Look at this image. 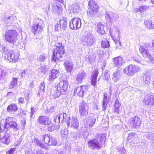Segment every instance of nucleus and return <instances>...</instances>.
<instances>
[{
  "instance_id": "1",
  "label": "nucleus",
  "mask_w": 154,
  "mask_h": 154,
  "mask_svg": "<svg viewBox=\"0 0 154 154\" xmlns=\"http://www.w3.org/2000/svg\"><path fill=\"white\" fill-rule=\"evenodd\" d=\"M53 121L57 123H62L64 121L67 124L68 127H70L74 130H77L79 127V121L76 117L71 118L64 112L59 113L53 117Z\"/></svg>"
},
{
  "instance_id": "2",
  "label": "nucleus",
  "mask_w": 154,
  "mask_h": 154,
  "mask_svg": "<svg viewBox=\"0 0 154 154\" xmlns=\"http://www.w3.org/2000/svg\"><path fill=\"white\" fill-rule=\"evenodd\" d=\"M64 46L62 43H57L53 50L52 60L56 61L61 58L65 54Z\"/></svg>"
},
{
  "instance_id": "3",
  "label": "nucleus",
  "mask_w": 154,
  "mask_h": 154,
  "mask_svg": "<svg viewBox=\"0 0 154 154\" xmlns=\"http://www.w3.org/2000/svg\"><path fill=\"white\" fill-rule=\"evenodd\" d=\"M44 27V21L38 18H35L31 30L34 35H39L42 33Z\"/></svg>"
},
{
  "instance_id": "4",
  "label": "nucleus",
  "mask_w": 154,
  "mask_h": 154,
  "mask_svg": "<svg viewBox=\"0 0 154 154\" xmlns=\"http://www.w3.org/2000/svg\"><path fill=\"white\" fill-rule=\"evenodd\" d=\"M2 50L5 53V58L6 59L13 62H15L18 60L19 56L17 52L10 50L5 47H3Z\"/></svg>"
},
{
  "instance_id": "5",
  "label": "nucleus",
  "mask_w": 154,
  "mask_h": 154,
  "mask_svg": "<svg viewBox=\"0 0 154 154\" xmlns=\"http://www.w3.org/2000/svg\"><path fill=\"white\" fill-rule=\"evenodd\" d=\"M7 125L6 123L4 125H2L0 124V141L6 144H8L10 143V135L3 132V131H5L6 132L7 131Z\"/></svg>"
},
{
  "instance_id": "6",
  "label": "nucleus",
  "mask_w": 154,
  "mask_h": 154,
  "mask_svg": "<svg viewBox=\"0 0 154 154\" xmlns=\"http://www.w3.org/2000/svg\"><path fill=\"white\" fill-rule=\"evenodd\" d=\"M17 33L15 30H8L5 35V40L10 43L14 44L17 41Z\"/></svg>"
},
{
  "instance_id": "7",
  "label": "nucleus",
  "mask_w": 154,
  "mask_h": 154,
  "mask_svg": "<svg viewBox=\"0 0 154 154\" xmlns=\"http://www.w3.org/2000/svg\"><path fill=\"white\" fill-rule=\"evenodd\" d=\"M89 11L88 14L92 16L96 14L98 11L99 7L97 3L93 0H90L88 3Z\"/></svg>"
},
{
  "instance_id": "8",
  "label": "nucleus",
  "mask_w": 154,
  "mask_h": 154,
  "mask_svg": "<svg viewBox=\"0 0 154 154\" xmlns=\"http://www.w3.org/2000/svg\"><path fill=\"white\" fill-rule=\"evenodd\" d=\"M82 41L86 43L88 46H91L94 45L96 41L94 35L91 32H88L87 34L84 36L82 38Z\"/></svg>"
},
{
  "instance_id": "9",
  "label": "nucleus",
  "mask_w": 154,
  "mask_h": 154,
  "mask_svg": "<svg viewBox=\"0 0 154 154\" xmlns=\"http://www.w3.org/2000/svg\"><path fill=\"white\" fill-rule=\"evenodd\" d=\"M69 25L71 29L77 30L80 29L81 26V20L78 17L73 18L69 21Z\"/></svg>"
},
{
  "instance_id": "10",
  "label": "nucleus",
  "mask_w": 154,
  "mask_h": 154,
  "mask_svg": "<svg viewBox=\"0 0 154 154\" xmlns=\"http://www.w3.org/2000/svg\"><path fill=\"white\" fill-rule=\"evenodd\" d=\"M140 70L139 67L134 65H130L126 67L124 70V72L129 75H132L136 72H138Z\"/></svg>"
},
{
  "instance_id": "11",
  "label": "nucleus",
  "mask_w": 154,
  "mask_h": 154,
  "mask_svg": "<svg viewBox=\"0 0 154 154\" xmlns=\"http://www.w3.org/2000/svg\"><path fill=\"white\" fill-rule=\"evenodd\" d=\"M141 120L138 116L130 117L128 121L129 125L134 128H137L141 124Z\"/></svg>"
},
{
  "instance_id": "12",
  "label": "nucleus",
  "mask_w": 154,
  "mask_h": 154,
  "mask_svg": "<svg viewBox=\"0 0 154 154\" xmlns=\"http://www.w3.org/2000/svg\"><path fill=\"white\" fill-rule=\"evenodd\" d=\"M88 104L85 101H82L79 106V111L80 114L82 116L87 115L88 110Z\"/></svg>"
},
{
  "instance_id": "13",
  "label": "nucleus",
  "mask_w": 154,
  "mask_h": 154,
  "mask_svg": "<svg viewBox=\"0 0 154 154\" xmlns=\"http://www.w3.org/2000/svg\"><path fill=\"white\" fill-rule=\"evenodd\" d=\"M88 86L81 85L75 88L74 91V94H77V95L80 97H82L86 93L88 90Z\"/></svg>"
},
{
  "instance_id": "14",
  "label": "nucleus",
  "mask_w": 154,
  "mask_h": 154,
  "mask_svg": "<svg viewBox=\"0 0 154 154\" xmlns=\"http://www.w3.org/2000/svg\"><path fill=\"white\" fill-rule=\"evenodd\" d=\"M88 144L89 147L93 149H99L102 146L98 142V140L95 138L88 141Z\"/></svg>"
},
{
  "instance_id": "15",
  "label": "nucleus",
  "mask_w": 154,
  "mask_h": 154,
  "mask_svg": "<svg viewBox=\"0 0 154 154\" xmlns=\"http://www.w3.org/2000/svg\"><path fill=\"white\" fill-rule=\"evenodd\" d=\"M68 86V82L66 80L62 81L59 84L57 87L58 90L60 91L62 94H64L67 90Z\"/></svg>"
},
{
  "instance_id": "16",
  "label": "nucleus",
  "mask_w": 154,
  "mask_h": 154,
  "mask_svg": "<svg viewBox=\"0 0 154 154\" xmlns=\"http://www.w3.org/2000/svg\"><path fill=\"white\" fill-rule=\"evenodd\" d=\"M96 117L94 116H89L86 119L85 126L86 128H91L95 124Z\"/></svg>"
},
{
  "instance_id": "17",
  "label": "nucleus",
  "mask_w": 154,
  "mask_h": 154,
  "mask_svg": "<svg viewBox=\"0 0 154 154\" xmlns=\"http://www.w3.org/2000/svg\"><path fill=\"white\" fill-rule=\"evenodd\" d=\"M143 102L146 105L152 106L154 104V98L150 94H148L145 96Z\"/></svg>"
},
{
  "instance_id": "18",
  "label": "nucleus",
  "mask_w": 154,
  "mask_h": 154,
  "mask_svg": "<svg viewBox=\"0 0 154 154\" xmlns=\"http://www.w3.org/2000/svg\"><path fill=\"white\" fill-rule=\"evenodd\" d=\"M52 6V12L55 14H60L62 11L61 6L59 3H54L51 4Z\"/></svg>"
},
{
  "instance_id": "19",
  "label": "nucleus",
  "mask_w": 154,
  "mask_h": 154,
  "mask_svg": "<svg viewBox=\"0 0 154 154\" xmlns=\"http://www.w3.org/2000/svg\"><path fill=\"white\" fill-rule=\"evenodd\" d=\"M105 18L108 21L112 22L116 21L118 17L116 15L112 12H107L105 14Z\"/></svg>"
},
{
  "instance_id": "20",
  "label": "nucleus",
  "mask_w": 154,
  "mask_h": 154,
  "mask_svg": "<svg viewBox=\"0 0 154 154\" xmlns=\"http://www.w3.org/2000/svg\"><path fill=\"white\" fill-rule=\"evenodd\" d=\"M59 70L56 69H53L49 73V78L48 80L50 82H53L54 79L59 76Z\"/></svg>"
},
{
  "instance_id": "21",
  "label": "nucleus",
  "mask_w": 154,
  "mask_h": 154,
  "mask_svg": "<svg viewBox=\"0 0 154 154\" xmlns=\"http://www.w3.org/2000/svg\"><path fill=\"white\" fill-rule=\"evenodd\" d=\"M114 66L118 67H120L123 65L125 62L123 58L121 56H119L114 58L113 59Z\"/></svg>"
},
{
  "instance_id": "22",
  "label": "nucleus",
  "mask_w": 154,
  "mask_h": 154,
  "mask_svg": "<svg viewBox=\"0 0 154 154\" xmlns=\"http://www.w3.org/2000/svg\"><path fill=\"white\" fill-rule=\"evenodd\" d=\"M114 112L118 114H121L124 110L123 108L121 106L119 101L118 99H116L115 101Z\"/></svg>"
},
{
  "instance_id": "23",
  "label": "nucleus",
  "mask_w": 154,
  "mask_h": 154,
  "mask_svg": "<svg viewBox=\"0 0 154 154\" xmlns=\"http://www.w3.org/2000/svg\"><path fill=\"white\" fill-rule=\"evenodd\" d=\"M63 65L68 72H71L73 70L74 64L70 60H67L64 61Z\"/></svg>"
},
{
  "instance_id": "24",
  "label": "nucleus",
  "mask_w": 154,
  "mask_h": 154,
  "mask_svg": "<svg viewBox=\"0 0 154 154\" xmlns=\"http://www.w3.org/2000/svg\"><path fill=\"white\" fill-rule=\"evenodd\" d=\"M14 19L11 14H6L4 15L3 19L4 22L8 25L11 24V23L14 21Z\"/></svg>"
},
{
  "instance_id": "25",
  "label": "nucleus",
  "mask_w": 154,
  "mask_h": 154,
  "mask_svg": "<svg viewBox=\"0 0 154 154\" xmlns=\"http://www.w3.org/2000/svg\"><path fill=\"white\" fill-rule=\"evenodd\" d=\"M99 72L98 71L95 70L94 71L91 75V85L94 87H96L97 83V78Z\"/></svg>"
},
{
  "instance_id": "26",
  "label": "nucleus",
  "mask_w": 154,
  "mask_h": 154,
  "mask_svg": "<svg viewBox=\"0 0 154 154\" xmlns=\"http://www.w3.org/2000/svg\"><path fill=\"white\" fill-rule=\"evenodd\" d=\"M140 53L144 57L148 58L150 61L152 57L149 52V51L146 49L142 46H140L139 49Z\"/></svg>"
},
{
  "instance_id": "27",
  "label": "nucleus",
  "mask_w": 154,
  "mask_h": 154,
  "mask_svg": "<svg viewBox=\"0 0 154 154\" xmlns=\"http://www.w3.org/2000/svg\"><path fill=\"white\" fill-rule=\"evenodd\" d=\"M51 97L53 99H55L58 97L60 95L62 94V92H60V91L58 90V88H55L52 89L51 91Z\"/></svg>"
},
{
  "instance_id": "28",
  "label": "nucleus",
  "mask_w": 154,
  "mask_h": 154,
  "mask_svg": "<svg viewBox=\"0 0 154 154\" xmlns=\"http://www.w3.org/2000/svg\"><path fill=\"white\" fill-rule=\"evenodd\" d=\"M38 121L40 124L44 125L48 124L51 123V121L46 116H41L38 117Z\"/></svg>"
},
{
  "instance_id": "29",
  "label": "nucleus",
  "mask_w": 154,
  "mask_h": 154,
  "mask_svg": "<svg viewBox=\"0 0 154 154\" xmlns=\"http://www.w3.org/2000/svg\"><path fill=\"white\" fill-rule=\"evenodd\" d=\"M121 76V72L118 70H116L113 72L112 76V78L114 82H116L120 80Z\"/></svg>"
},
{
  "instance_id": "30",
  "label": "nucleus",
  "mask_w": 154,
  "mask_h": 154,
  "mask_svg": "<svg viewBox=\"0 0 154 154\" xmlns=\"http://www.w3.org/2000/svg\"><path fill=\"white\" fill-rule=\"evenodd\" d=\"M98 142L101 145L105 143L106 140V134H98L96 135V138Z\"/></svg>"
},
{
  "instance_id": "31",
  "label": "nucleus",
  "mask_w": 154,
  "mask_h": 154,
  "mask_svg": "<svg viewBox=\"0 0 154 154\" xmlns=\"http://www.w3.org/2000/svg\"><path fill=\"white\" fill-rule=\"evenodd\" d=\"M59 23L62 27V30H64L67 27V18L64 17L60 18Z\"/></svg>"
},
{
  "instance_id": "32",
  "label": "nucleus",
  "mask_w": 154,
  "mask_h": 154,
  "mask_svg": "<svg viewBox=\"0 0 154 154\" xmlns=\"http://www.w3.org/2000/svg\"><path fill=\"white\" fill-rule=\"evenodd\" d=\"M87 77V75L85 72L82 71L80 72L77 76L76 79L79 83H81L82 82V80L85 79Z\"/></svg>"
},
{
  "instance_id": "33",
  "label": "nucleus",
  "mask_w": 154,
  "mask_h": 154,
  "mask_svg": "<svg viewBox=\"0 0 154 154\" xmlns=\"http://www.w3.org/2000/svg\"><path fill=\"white\" fill-rule=\"evenodd\" d=\"M146 27L148 29H153L154 28V19L153 18L150 19L148 21H145Z\"/></svg>"
},
{
  "instance_id": "34",
  "label": "nucleus",
  "mask_w": 154,
  "mask_h": 154,
  "mask_svg": "<svg viewBox=\"0 0 154 154\" xmlns=\"http://www.w3.org/2000/svg\"><path fill=\"white\" fill-rule=\"evenodd\" d=\"M109 100V98L108 97L107 94L106 93L104 94L102 104V110L103 111H104L106 109Z\"/></svg>"
},
{
  "instance_id": "35",
  "label": "nucleus",
  "mask_w": 154,
  "mask_h": 154,
  "mask_svg": "<svg viewBox=\"0 0 154 154\" xmlns=\"http://www.w3.org/2000/svg\"><path fill=\"white\" fill-rule=\"evenodd\" d=\"M144 136L148 139L151 143H154V133L148 132L146 133Z\"/></svg>"
},
{
  "instance_id": "36",
  "label": "nucleus",
  "mask_w": 154,
  "mask_h": 154,
  "mask_svg": "<svg viewBox=\"0 0 154 154\" xmlns=\"http://www.w3.org/2000/svg\"><path fill=\"white\" fill-rule=\"evenodd\" d=\"M7 124L8 125L7 127H10L14 129H16L15 131L20 129V127H19L17 125V123L16 122L14 121H11L8 122V123L7 122L5 124Z\"/></svg>"
},
{
  "instance_id": "37",
  "label": "nucleus",
  "mask_w": 154,
  "mask_h": 154,
  "mask_svg": "<svg viewBox=\"0 0 154 154\" xmlns=\"http://www.w3.org/2000/svg\"><path fill=\"white\" fill-rule=\"evenodd\" d=\"M104 25L101 23H99L97 26L96 30L100 34L103 35L105 33L104 30Z\"/></svg>"
},
{
  "instance_id": "38",
  "label": "nucleus",
  "mask_w": 154,
  "mask_h": 154,
  "mask_svg": "<svg viewBox=\"0 0 154 154\" xmlns=\"http://www.w3.org/2000/svg\"><path fill=\"white\" fill-rule=\"evenodd\" d=\"M18 109V107L17 105L13 103L9 105L7 108V110L9 112H15Z\"/></svg>"
},
{
  "instance_id": "39",
  "label": "nucleus",
  "mask_w": 154,
  "mask_h": 154,
  "mask_svg": "<svg viewBox=\"0 0 154 154\" xmlns=\"http://www.w3.org/2000/svg\"><path fill=\"white\" fill-rule=\"evenodd\" d=\"M101 47L102 48H108L110 46L109 42L107 39L104 38L102 39L101 40Z\"/></svg>"
},
{
  "instance_id": "40",
  "label": "nucleus",
  "mask_w": 154,
  "mask_h": 154,
  "mask_svg": "<svg viewBox=\"0 0 154 154\" xmlns=\"http://www.w3.org/2000/svg\"><path fill=\"white\" fill-rule=\"evenodd\" d=\"M38 94L39 95H42L45 92V85L44 82H42L40 84L39 87Z\"/></svg>"
},
{
  "instance_id": "41",
  "label": "nucleus",
  "mask_w": 154,
  "mask_h": 154,
  "mask_svg": "<svg viewBox=\"0 0 154 154\" xmlns=\"http://www.w3.org/2000/svg\"><path fill=\"white\" fill-rule=\"evenodd\" d=\"M42 139L43 140L45 144L48 146L49 145L51 140V137L48 134H46L43 135L42 138Z\"/></svg>"
},
{
  "instance_id": "42",
  "label": "nucleus",
  "mask_w": 154,
  "mask_h": 154,
  "mask_svg": "<svg viewBox=\"0 0 154 154\" xmlns=\"http://www.w3.org/2000/svg\"><path fill=\"white\" fill-rule=\"evenodd\" d=\"M151 77L148 74L146 75H144L143 77V81L146 84H148L150 82Z\"/></svg>"
},
{
  "instance_id": "43",
  "label": "nucleus",
  "mask_w": 154,
  "mask_h": 154,
  "mask_svg": "<svg viewBox=\"0 0 154 154\" xmlns=\"http://www.w3.org/2000/svg\"><path fill=\"white\" fill-rule=\"evenodd\" d=\"M120 36L118 35L117 38V39L114 41V42L117 45L116 46V48L121 49L122 48V44L121 42L120 41Z\"/></svg>"
},
{
  "instance_id": "44",
  "label": "nucleus",
  "mask_w": 154,
  "mask_h": 154,
  "mask_svg": "<svg viewBox=\"0 0 154 154\" xmlns=\"http://www.w3.org/2000/svg\"><path fill=\"white\" fill-rule=\"evenodd\" d=\"M57 143V141L56 139L54 137H51V140L49 146H56Z\"/></svg>"
},
{
  "instance_id": "45",
  "label": "nucleus",
  "mask_w": 154,
  "mask_h": 154,
  "mask_svg": "<svg viewBox=\"0 0 154 154\" xmlns=\"http://www.w3.org/2000/svg\"><path fill=\"white\" fill-rule=\"evenodd\" d=\"M17 84V78H13L12 82L11 83L9 87L13 88L16 87Z\"/></svg>"
},
{
  "instance_id": "46",
  "label": "nucleus",
  "mask_w": 154,
  "mask_h": 154,
  "mask_svg": "<svg viewBox=\"0 0 154 154\" xmlns=\"http://www.w3.org/2000/svg\"><path fill=\"white\" fill-rule=\"evenodd\" d=\"M149 8V6L146 5L140 6V13H144Z\"/></svg>"
},
{
  "instance_id": "47",
  "label": "nucleus",
  "mask_w": 154,
  "mask_h": 154,
  "mask_svg": "<svg viewBox=\"0 0 154 154\" xmlns=\"http://www.w3.org/2000/svg\"><path fill=\"white\" fill-rule=\"evenodd\" d=\"M137 134L134 133H131L128 134L127 139L128 140L134 138L137 136Z\"/></svg>"
},
{
  "instance_id": "48",
  "label": "nucleus",
  "mask_w": 154,
  "mask_h": 154,
  "mask_svg": "<svg viewBox=\"0 0 154 154\" xmlns=\"http://www.w3.org/2000/svg\"><path fill=\"white\" fill-rule=\"evenodd\" d=\"M46 125H48L47 129L49 131H52L54 130L53 125L51 123V122L50 124H46Z\"/></svg>"
},
{
  "instance_id": "49",
  "label": "nucleus",
  "mask_w": 154,
  "mask_h": 154,
  "mask_svg": "<svg viewBox=\"0 0 154 154\" xmlns=\"http://www.w3.org/2000/svg\"><path fill=\"white\" fill-rule=\"evenodd\" d=\"M54 27L55 30L57 31H58L61 30H62V28L60 26L59 22L55 25Z\"/></svg>"
},
{
  "instance_id": "50",
  "label": "nucleus",
  "mask_w": 154,
  "mask_h": 154,
  "mask_svg": "<svg viewBox=\"0 0 154 154\" xmlns=\"http://www.w3.org/2000/svg\"><path fill=\"white\" fill-rule=\"evenodd\" d=\"M37 143L38 146L42 148L47 149L48 148V145L46 144H44L43 143H42L39 141L37 142Z\"/></svg>"
},
{
  "instance_id": "51",
  "label": "nucleus",
  "mask_w": 154,
  "mask_h": 154,
  "mask_svg": "<svg viewBox=\"0 0 154 154\" xmlns=\"http://www.w3.org/2000/svg\"><path fill=\"white\" fill-rule=\"evenodd\" d=\"M39 69L42 72L45 73L47 70V66L44 65L43 66H41L40 68Z\"/></svg>"
},
{
  "instance_id": "52",
  "label": "nucleus",
  "mask_w": 154,
  "mask_h": 154,
  "mask_svg": "<svg viewBox=\"0 0 154 154\" xmlns=\"http://www.w3.org/2000/svg\"><path fill=\"white\" fill-rule=\"evenodd\" d=\"M29 70L26 69L23 72H21L20 74V76L21 77L23 78L26 75H28L29 74L28 73Z\"/></svg>"
},
{
  "instance_id": "53",
  "label": "nucleus",
  "mask_w": 154,
  "mask_h": 154,
  "mask_svg": "<svg viewBox=\"0 0 154 154\" xmlns=\"http://www.w3.org/2000/svg\"><path fill=\"white\" fill-rule=\"evenodd\" d=\"M46 58V57L45 56L44 54H42L39 56L38 59L39 61L43 62Z\"/></svg>"
},
{
  "instance_id": "54",
  "label": "nucleus",
  "mask_w": 154,
  "mask_h": 154,
  "mask_svg": "<svg viewBox=\"0 0 154 154\" xmlns=\"http://www.w3.org/2000/svg\"><path fill=\"white\" fill-rule=\"evenodd\" d=\"M79 6L78 5H75L73 9V12L74 13H78L79 11Z\"/></svg>"
},
{
  "instance_id": "55",
  "label": "nucleus",
  "mask_w": 154,
  "mask_h": 154,
  "mask_svg": "<svg viewBox=\"0 0 154 154\" xmlns=\"http://www.w3.org/2000/svg\"><path fill=\"white\" fill-rule=\"evenodd\" d=\"M31 110L30 117L32 118L33 117V115L35 112L36 109L35 108H34L33 107H32L31 108Z\"/></svg>"
},
{
  "instance_id": "56",
  "label": "nucleus",
  "mask_w": 154,
  "mask_h": 154,
  "mask_svg": "<svg viewBox=\"0 0 154 154\" xmlns=\"http://www.w3.org/2000/svg\"><path fill=\"white\" fill-rule=\"evenodd\" d=\"M140 6L138 7L134 8H133V11L136 13H140Z\"/></svg>"
},
{
  "instance_id": "57",
  "label": "nucleus",
  "mask_w": 154,
  "mask_h": 154,
  "mask_svg": "<svg viewBox=\"0 0 154 154\" xmlns=\"http://www.w3.org/2000/svg\"><path fill=\"white\" fill-rule=\"evenodd\" d=\"M29 93L28 92H25L24 94L25 99L27 102L29 100Z\"/></svg>"
},
{
  "instance_id": "58",
  "label": "nucleus",
  "mask_w": 154,
  "mask_h": 154,
  "mask_svg": "<svg viewBox=\"0 0 154 154\" xmlns=\"http://www.w3.org/2000/svg\"><path fill=\"white\" fill-rule=\"evenodd\" d=\"M54 122L55 123V122L54 121ZM56 123H57V122H56ZM57 124H56L53 125V127H54V130H58L59 129V128H60V125L58 124L59 123H57Z\"/></svg>"
},
{
  "instance_id": "59",
  "label": "nucleus",
  "mask_w": 154,
  "mask_h": 154,
  "mask_svg": "<svg viewBox=\"0 0 154 154\" xmlns=\"http://www.w3.org/2000/svg\"><path fill=\"white\" fill-rule=\"evenodd\" d=\"M104 78L105 80H106L108 82H109L110 77L109 75L105 74L104 75Z\"/></svg>"
},
{
  "instance_id": "60",
  "label": "nucleus",
  "mask_w": 154,
  "mask_h": 154,
  "mask_svg": "<svg viewBox=\"0 0 154 154\" xmlns=\"http://www.w3.org/2000/svg\"><path fill=\"white\" fill-rule=\"evenodd\" d=\"M120 152L122 154H125L126 151L124 147L121 148L119 149Z\"/></svg>"
},
{
  "instance_id": "61",
  "label": "nucleus",
  "mask_w": 154,
  "mask_h": 154,
  "mask_svg": "<svg viewBox=\"0 0 154 154\" xmlns=\"http://www.w3.org/2000/svg\"><path fill=\"white\" fill-rule=\"evenodd\" d=\"M18 100L19 103L23 104L24 103V99L23 97H20L19 98Z\"/></svg>"
},
{
  "instance_id": "62",
  "label": "nucleus",
  "mask_w": 154,
  "mask_h": 154,
  "mask_svg": "<svg viewBox=\"0 0 154 154\" xmlns=\"http://www.w3.org/2000/svg\"><path fill=\"white\" fill-rule=\"evenodd\" d=\"M86 60L88 62L91 63L92 61V59L89 58V56H86Z\"/></svg>"
},
{
  "instance_id": "63",
  "label": "nucleus",
  "mask_w": 154,
  "mask_h": 154,
  "mask_svg": "<svg viewBox=\"0 0 154 154\" xmlns=\"http://www.w3.org/2000/svg\"><path fill=\"white\" fill-rule=\"evenodd\" d=\"M14 151V149H11L7 152L6 154H13Z\"/></svg>"
},
{
  "instance_id": "64",
  "label": "nucleus",
  "mask_w": 154,
  "mask_h": 154,
  "mask_svg": "<svg viewBox=\"0 0 154 154\" xmlns=\"http://www.w3.org/2000/svg\"><path fill=\"white\" fill-rule=\"evenodd\" d=\"M145 47L147 48H148L150 46H151L150 44L149 43H145Z\"/></svg>"
}]
</instances>
